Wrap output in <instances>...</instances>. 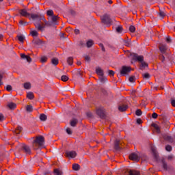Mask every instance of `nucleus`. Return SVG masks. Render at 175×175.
I'll use <instances>...</instances> for the list:
<instances>
[{
    "label": "nucleus",
    "instance_id": "nucleus-1",
    "mask_svg": "<svg viewBox=\"0 0 175 175\" xmlns=\"http://www.w3.org/2000/svg\"><path fill=\"white\" fill-rule=\"evenodd\" d=\"M31 18L33 19V20H38L39 21L38 22H35L34 23V25L36 26V28L38 30V31H44V26H42L41 24H40V18H41V15H39V14H31Z\"/></svg>",
    "mask_w": 175,
    "mask_h": 175
},
{
    "label": "nucleus",
    "instance_id": "nucleus-2",
    "mask_svg": "<svg viewBox=\"0 0 175 175\" xmlns=\"http://www.w3.org/2000/svg\"><path fill=\"white\" fill-rule=\"evenodd\" d=\"M44 144V137L43 136L37 137L33 142V148L34 150H38V147H42Z\"/></svg>",
    "mask_w": 175,
    "mask_h": 175
},
{
    "label": "nucleus",
    "instance_id": "nucleus-3",
    "mask_svg": "<svg viewBox=\"0 0 175 175\" xmlns=\"http://www.w3.org/2000/svg\"><path fill=\"white\" fill-rule=\"evenodd\" d=\"M101 20H102V22L104 24L107 25V26H110L112 23V19L111 18L110 15L108 14L103 15L101 17Z\"/></svg>",
    "mask_w": 175,
    "mask_h": 175
},
{
    "label": "nucleus",
    "instance_id": "nucleus-4",
    "mask_svg": "<svg viewBox=\"0 0 175 175\" xmlns=\"http://www.w3.org/2000/svg\"><path fill=\"white\" fill-rule=\"evenodd\" d=\"M130 56H131V59L133 61H135L141 63L144 61V58L143 55H138L137 53H133L130 54Z\"/></svg>",
    "mask_w": 175,
    "mask_h": 175
},
{
    "label": "nucleus",
    "instance_id": "nucleus-5",
    "mask_svg": "<svg viewBox=\"0 0 175 175\" xmlns=\"http://www.w3.org/2000/svg\"><path fill=\"white\" fill-rule=\"evenodd\" d=\"M131 72V68L126 66H122V69H120V76H126L128 73Z\"/></svg>",
    "mask_w": 175,
    "mask_h": 175
},
{
    "label": "nucleus",
    "instance_id": "nucleus-6",
    "mask_svg": "<svg viewBox=\"0 0 175 175\" xmlns=\"http://www.w3.org/2000/svg\"><path fill=\"white\" fill-rule=\"evenodd\" d=\"M21 148L22 151L25 153L26 155H31L32 154L30 147L26 144H22L21 146Z\"/></svg>",
    "mask_w": 175,
    "mask_h": 175
},
{
    "label": "nucleus",
    "instance_id": "nucleus-7",
    "mask_svg": "<svg viewBox=\"0 0 175 175\" xmlns=\"http://www.w3.org/2000/svg\"><path fill=\"white\" fill-rule=\"evenodd\" d=\"M130 160L138 162L140 160V154L139 152H133L130 154Z\"/></svg>",
    "mask_w": 175,
    "mask_h": 175
},
{
    "label": "nucleus",
    "instance_id": "nucleus-8",
    "mask_svg": "<svg viewBox=\"0 0 175 175\" xmlns=\"http://www.w3.org/2000/svg\"><path fill=\"white\" fill-rule=\"evenodd\" d=\"M96 113L98 116H100V118H105L106 113H105V110L104 108H103V107L98 108L96 110Z\"/></svg>",
    "mask_w": 175,
    "mask_h": 175
},
{
    "label": "nucleus",
    "instance_id": "nucleus-9",
    "mask_svg": "<svg viewBox=\"0 0 175 175\" xmlns=\"http://www.w3.org/2000/svg\"><path fill=\"white\" fill-rule=\"evenodd\" d=\"M150 150H152V154H153V157H154V161L158 162L159 157L156 148L154 146H152V148H150Z\"/></svg>",
    "mask_w": 175,
    "mask_h": 175
},
{
    "label": "nucleus",
    "instance_id": "nucleus-10",
    "mask_svg": "<svg viewBox=\"0 0 175 175\" xmlns=\"http://www.w3.org/2000/svg\"><path fill=\"white\" fill-rule=\"evenodd\" d=\"M66 154L67 157L71 158V159L75 158L77 157V152L75 151H74V150H72V151H67L66 152Z\"/></svg>",
    "mask_w": 175,
    "mask_h": 175
},
{
    "label": "nucleus",
    "instance_id": "nucleus-11",
    "mask_svg": "<svg viewBox=\"0 0 175 175\" xmlns=\"http://www.w3.org/2000/svg\"><path fill=\"white\" fill-rule=\"evenodd\" d=\"M58 18L57 16H51V18H50V22L52 23V26H55L57 25H58V23L57 22V20Z\"/></svg>",
    "mask_w": 175,
    "mask_h": 175
},
{
    "label": "nucleus",
    "instance_id": "nucleus-12",
    "mask_svg": "<svg viewBox=\"0 0 175 175\" xmlns=\"http://www.w3.org/2000/svg\"><path fill=\"white\" fill-rule=\"evenodd\" d=\"M161 167H163V170H164V171H167L168 170V165L167 162L165 161L164 159H161Z\"/></svg>",
    "mask_w": 175,
    "mask_h": 175
},
{
    "label": "nucleus",
    "instance_id": "nucleus-13",
    "mask_svg": "<svg viewBox=\"0 0 175 175\" xmlns=\"http://www.w3.org/2000/svg\"><path fill=\"white\" fill-rule=\"evenodd\" d=\"M20 14L23 16H29L31 14L27 12V11L25 9H23L20 10Z\"/></svg>",
    "mask_w": 175,
    "mask_h": 175
},
{
    "label": "nucleus",
    "instance_id": "nucleus-14",
    "mask_svg": "<svg viewBox=\"0 0 175 175\" xmlns=\"http://www.w3.org/2000/svg\"><path fill=\"white\" fill-rule=\"evenodd\" d=\"M21 58L23 59H26L27 62H31V58L29 55H26L23 53L21 54Z\"/></svg>",
    "mask_w": 175,
    "mask_h": 175
},
{
    "label": "nucleus",
    "instance_id": "nucleus-15",
    "mask_svg": "<svg viewBox=\"0 0 175 175\" xmlns=\"http://www.w3.org/2000/svg\"><path fill=\"white\" fill-rule=\"evenodd\" d=\"M152 126L153 128H154V130H156V132H157V133H159V134L161 133V129H160L159 126L157 124L152 123Z\"/></svg>",
    "mask_w": 175,
    "mask_h": 175
},
{
    "label": "nucleus",
    "instance_id": "nucleus-16",
    "mask_svg": "<svg viewBox=\"0 0 175 175\" xmlns=\"http://www.w3.org/2000/svg\"><path fill=\"white\" fill-rule=\"evenodd\" d=\"M40 21H41V20H43L44 22L45 23V25H46V26H52V23H51V21H47L45 19V18H44V16L43 15H41V18H40Z\"/></svg>",
    "mask_w": 175,
    "mask_h": 175
},
{
    "label": "nucleus",
    "instance_id": "nucleus-17",
    "mask_svg": "<svg viewBox=\"0 0 175 175\" xmlns=\"http://www.w3.org/2000/svg\"><path fill=\"white\" fill-rule=\"evenodd\" d=\"M96 73H97L98 76H104V72L100 67L96 68Z\"/></svg>",
    "mask_w": 175,
    "mask_h": 175
},
{
    "label": "nucleus",
    "instance_id": "nucleus-18",
    "mask_svg": "<svg viewBox=\"0 0 175 175\" xmlns=\"http://www.w3.org/2000/svg\"><path fill=\"white\" fill-rule=\"evenodd\" d=\"M116 151H120L121 148L120 147V142L118 140L115 141V146H114Z\"/></svg>",
    "mask_w": 175,
    "mask_h": 175
},
{
    "label": "nucleus",
    "instance_id": "nucleus-19",
    "mask_svg": "<svg viewBox=\"0 0 175 175\" xmlns=\"http://www.w3.org/2000/svg\"><path fill=\"white\" fill-rule=\"evenodd\" d=\"M70 124L71 126H76L77 124H78V120L77 118H73L70 120Z\"/></svg>",
    "mask_w": 175,
    "mask_h": 175
},
{
    "label": "nucleus",
    "instance_id": "nucleus-20",
    "mask_svg": "<svg viewBox=\"0 0 175 175\" xmlns=\"http://www.w3.org/2000/svg\"><path fill=\"white\" fill-rule=\"evenodd\" d=\"M164 139L168 141V142H170V143L174 142L173 138L171 136L167 135H164Z\"/></svg>",
    "mask_w": 175,
    "mask_h": 175
},
{
    "label": "nucleus",
    "instance_id": "nucleus-21",
    "mask_svg": "<svg viewBox=\"0 0 175 175\" xmlns=\"http://www.w3.org/2000/svg\"><path fill=\"white\" fill-rule=\"evenodd\" d=\"M8 107H9V109H10L11 110H14V109H16V105L14 103H9L8 104Z\"/></svg>",
    "mask_w": 175,
    "mask_h": 175
},
{
    "label": "nucleus",
    "instance_id": "nucleus-22",
    "mask_svg": "<svg viewBox=\"0 0 175 175\" xmlns=\"http://www.w3.org/2000/svg\"><path fill=\"white\" fill-rule=\"evenodd\" d=\"M119 111H126V110L128 109L127 105H120L119 106Z\"/></svg>",
    "mask_w": 175,
    "mask_h": 175
},
{
    "label": "nucleus",
    "instance_id": "nucleus-23",
    "mask_svg": "<svg viewBox=\"0 0 175 175\" xmlns=\"http://www.w3.org/2000/svg\"><path fill=\"white\" fill-rule=\"evenodd\" d=\"M129 175H140V173L136 170H130L129 172Z\"/></svg>",
    "mask_w": 175,
    "mask_h": 175
},
{
    "label": "nucleus",
    "instance_id": "nucleus-24",
    "mask_svg": "<svg viewBox=\"0 0 175 175\" xmlns=\"http://www.w3.org/2000/svg\"><path fill=\"white\" fill-rule=\"evenodd\" d=\"M40 120L41 121H46V120H47V116H46V115H45L44 113L40 114Z\"/></svg>",
    "mask_w": 175,
    "mask_h": 175
},
{
    "label": "nucleus",
    "instance_id": "nucleus-25",
    "mask_svg": "<svg viewBox=\"0 0 175 175\" xmlns=\"http://www.w3.org/2000/svg\"><path fill=\"white\" fill-rule=\"evenodd\" d=\"M72 168L75 171H79L80 170V165L75 163L72 165Z\"/></svg>",
    "mask_w": 175,
    "mask_h": 175
},
{
    "label": "nucleus",
    "instance_id": "nucleus-26",
    "mask_svg": "<svg viewBox=\"0 0 175 175\" xmlns=\"http://www.w3.org/2000/svg\"><path fill=\"white\" fill-rule=\"evenodd\" d=\"M148 64L144 61L141 62V66L139 69H145V68H148Z\"/></svg>",
    "mask_w": 175,
    "mask_h": 175
},
{
    "label": "nucleus",
    "instance_id": "nucleus-27",
    "mask_svg": "<svg viewBox=\"0 0 175 175\" xmlns=\"http://www.w3.org/2000/svg\"><path fill=\"white\" fill-rule=\"evenodd\" d=\"M94 44V42L92 40H90L87 42V43L85 44V45L87 46L88 48H90L93 46Z\"/></svg>",
    "mask_w": 175,
    "mask_h": 175
},
{
    "label": "nucleus",
    "instance_id": "nucleus-28",
    "mask_svg": "<svg viewBox=\"0 0 175 175\" xmlns=\"http://www.w3.org/2000/svg\"><path fill=\"white\" fill-rule=\"evenodd\" d=\"M160 52H161L162 54H165L166 46L163 45V46H160Z\"/></svg>",
    "mask_w": 175,
    "mask_h": 175
},
{
    "label": "nucleus",
    "instance_id": "nucleus-29",
    "mask_svg": "<svg viewBox=\"0 0 175 175\" xmlns=\"http://www.w3.org/2000/svg\"><path fill=\"white\" fill-rule=\"evenodd\" d=\"M59 63V60L57 58H53L51 60V64H53V65H54L55 66H56V65H57Z\"/></svg>",
    "mask_w": 175,
    "mask_h": 175
},
{
    "label": "nucleus",
    "instance_id": "nucleus-30",
    "mask_svg": "<svg viewBox=\"0 0 175 175\" xmlns=\"http://www.w3.org/2000/svg\"><path fill=\"white\" fill-rule=\"evenodd\" d=\"M99 80H100V83H106V81H107V79L105 77H104V75L100 76L99 77Z\"/></svg>",
    "mask_w": 175,
    "mask_h": 175
},
{
    "label": "nucleus",
    "instance_id": "nucleus-31",
    "mask_svg": "<svg viewBox=\"0 0 175 175\" xmlns=\"http://www.w3.org/2000/svg\"><path fill=\"white\" fill-rule=\"evenodd\" d=\"M17 37H18V40H19L22 44H23L24 40H25V36H23V35H18V36H17Z\"/></svg>",
    "mask_w": 175,
    "mask_h": 175
},
{
    "label": "nucleus",
    "instance_id": "nucleus-32",
    "mask_svg": "<svg viewBox=\"0 0 175 175\" xmlns=\"http://www.w3.org/2000/svg\"><path fill=\"white\" fill-rule=\"evenodd\" d=\"M33 43L36 45H40L42 44V41L40 39H36L33 40Z\"/></svg>",
    "mask_w": 175,
    "mask_h": 175
},
{
    "label": "nucleus",
    "instance_id": "nucleus-33",
    "mask_svg": "<svg viewBox=\"0 0 175 175\" xmlns=\"http://www.w3.org/2000/svg\"><path fill=\"white\" fill-rule=\"evenodd\" d=\"M158 15H159V17H160L161 18H163L166 15V14L163 11L160 10V12L158 14Z\"/></svg>",
    "mask_w": 175,
    "mask_h": 175
},
{
    "label": "nucleus",
    "instance_id": "nucleus-34",
    "mask_svg": "<svg viewBox=\"0 0 175 175\" xmlns=\"http://www.w3.org/2000/svg\"><path fill=\"white\" fill-rule=\"evenodd\" d=\"M27 96L28 99H30L31 100L32 99H33V98H34L33 94L32 92H31L27 93Z\"/></svg>",
    "mask_w": 175,
    "mask_h": 175
},
{
    "label": "nucleus",
    "instance_id": "nucleus-35",
    "mask_svg": "<svg viewBox=\"0 0 175 175\" xmlns=\"http://www.w3.org/2000/svg\"><path fill=\"white\" fill-rule=\"evenodd\" d=\"M54 175H62V172L58 169L54 170Z\"/></svg>",
    "mask_w": 175,
    "mask_h": 175
},
{
    "label": "nucleus",
    "instance_id": "nucleus-36",
    "mask_svg": "<svg viewBox=\"0 0 175 175\" xmlns=\"http://www.w3.org/2000/svg\"><path fill=\"white\" fill-rule=\"evenodd\" d=\"M24 88H25V90H30V88H31V83H25L24 84Z\"/></svg>",
    "mask_w": 175,
    "mask_h": 175
},
{
    "label": "nucleus",
    "instance_id": "nucleus-37",
    "mask_svg": "<svg viewBox=\"0 0 175 175\" xmlns=\"http://www.w3.org/2000/svg\"><path fill=\"white\" fill-rule=\"evenodd\" d=\"M67 62L69 65H72L73 64V58L72 57H69L67 59Z\"/></svg>",
    "mask_w": 175,
    "mask_h": 175
},
{
    "label": "nucleus",
    "instance_id": "nucleus-38",
    "mask_svg": "<svg viewBox=\"0 0 175 175\" xmlns=\"http://www.w3.org/2000/svg\"><path fill=\"white\" fill-rule=\"evenodd\" d=\"M46 14H47V15L49 16H54V12H53V11L52 10H48L47 12H46Z\"/></svg>",
    "mask_w": 175,
    "mask_h": 175
},
{
    "label": "nucleus",
    "instance_id": "nucleus-39",
    "mask_svg": "<svg viewBox=\"0 0 175 175\" xmlns=\"http://www.w3.org/2000/svg\"><path fill=\"white\" fill-rule=\"evenodd\" d=\"M142 114V111L141 109H137V111H135V116H138V117H139Z\"/></svg>",
    "mask_w": 175,
    "mask_h": 175
},
{
    "label": "nucleus",
    "instance_id": "nucleus-40",
    "mask_svg": "<svg viewBox=\"0 0 175 175\" xmlns=\"http://www.w3.org/2000/svg\"><path fill=\"white\" fill-rule=\"evenodd\" d=\"M31 36H32L33 37H34V36H38V31H36V30L31 31Z\"/></svg>",
    "mask_w": 175,
    "mask_h": 175
},
{
    "label": "nucleus",
    "instance_id": "nucleus-41",
    "mask_svg": "<svg viewBox=\"0 0 175 175\" xmlns=\"http://www.w3.org/2000/svg\"><path fill=\"white\" fill-rule=\"evenodd\" d=\"M27 111L31 113V111H33V107L31 105H27L26 107Z\"/></svg>",
    "mask_w": 175,
    "mask_h": 175
},
{
    "label": "nucleus",
    "instance_id": "nucleus-42",
    "mask_svg": "<svg viewBox=\"0 0 175 175\" xmlns=\"http://www.w3.org/2000/svg\"><path fill=\"white\" fill-rule=\"evenodd\" d=\"M122 31V27L121 25L118 26L116 28V32L121 33Z\"/></svg>",
    "mask_w": 175,
    "mask_h": 175
},
{
    "label": "nucleus",
    "instance_id": "nucleus-43",
    "mask_svg": "<svg viewBox=\"0 0 175 175\" xmlns=\"http://www.w3.org/2000/svg\"><path fill=\"white\" fill-rule=\"evenodd\" d=\"M172 150V147L170 145H167V146H165V150H167V152H171Z\"/></svg>",
    "mask_w": 175,
    "mask_h": 175
},
{
    "label": "nucleus",
    "instance_id": "nucleus-44",
    "mask_svg": "<svg viewBox=\"0 0 175 175\" xmlns=\"http://www.w3.org/2000/svg\"><path fill=\"white\" fill-rule=\"evenodd\" d=\"M123 40V44H124L126 46H129L131 45V42L125 40Z\"/></svg>",
    "mask_w": 175,
    "mask_h": 175
},
{
    "label": "nucleus",
    "instance_id": "nucleus-45",
    "mask_svg": "<svg viewBox=\"0 0 175 175\" xmlns=\"http://www.w3.org/2000/svg\"><path fill=\"white\" fill-rule=\"evenodd\" d=\"M62 81H68V77L66 75H63L62 77Z\"/></svg>",
    "mask_w": 175,
    "mask_h": 175
},
{
    "label": "nucleus",
    "instance_id": "nucleus-46",
    "mask_svg": "<svg viewBox=\"0 0 175 175\" xmlns=\"http://www.w3.org/2000/svg\"><path fill=\"white\" fill-rule=\"evenodd\" d=\"M135 29H136V28L135 26H133V25L130 26V28H129L130 31L135 32Z\"/></svg>",
    "mask_w": 175,
    "mask_h": 175
},
{
    "label": "nucleus",
    "instance_id": "nucleus-47",
    "mask_svg": "<svg viewBox=\"0 0 175 175\" xmlns=\"http://www.w3.org/2000/svg\"><path fill=\"white\" fill-rule=\"evenodd\" d=\"M46 61H47V57H46L42 56L41 57V62L44 63V62H46Z\"/></svg>",
    "mask_w": 175,
    "mask_h": 175
},
{
    "label": "nucleus",
    "instance_id": "nucleus-48",
    "mask_svg": "<svg viewBox=\"0 0 175 175\" xmlns=\"http://www.w3.org/2000/svg\"><path fill=\"white\" fill-rule=\"evenodd\" d=\"M135 77H130V78H129V81H130V83H135Z\"/></svg>",
    "mask_w": 175,
    "mask_h": 175
},
{
    "label": "nucleus",
    "instance_id": "nucleus-49",
    "mask_svg": "<svg viewBox=\"0 0 175 175\" xmlns=\"http://www.w3.org/2000/svg\"><path fill=\"white\" fill-rule=\"evenodd\" d=\"M144 79H150V75L148 73H145L142 75Z\"/></svg>",
    "mask_w": 175,
    "mask_h": 175
},
{
    "label": "nucleus",
    "instance_id": "nucleus-50",
    "mask_svg": "<svg viewBox=\"0 0 175 175\" xmlns=\"http://www.w3.org/2000/svg\"><path fill=\"white\" fill-rule=\"evenodd\" d=\"M157 117H158V114L155 112H153V114H152V118H154V120H156Z\"/></svg>",
    "mask_w": 175,
    "mask_h": 175
},
{
    "label": "nucleus",
    "instance_id": "nucleus-51",
    "mask_svg": "<svg viewBox=\"0 0 175 175\" xmlns=\"http://www.w3.org/2000/svg\"><path fill=\"white\" fill-rule=\"evenodd\" d=\"M6 90H7V91H12V86L10 85H8L7 86H6Z\"/></svg>",
    "mask_w": 175,
    "mask_h": 175
},
{
    "label": "nucleus",
    "instance_id": "nucleus-52",
    "mask_svg": "<svg viewBox=\"0 0 175 175\" xmlns=\"http://www.w3.org/2000/svg\"><path fill=\"white\" fill-rule=\"evenodd\" d=\"M66 133H67L68 135H70L72 134V132L71 131L70 128H68L66 129Z\"/></svg>",
    "mask_w": 175,
    "mask_h": 175
},
{
    "label": "nucleus",
    "instance_id": "nucleus-53",
    "mask_svg": "<svg viewBox=\"0 0 175 175\" xmlns=\"http://www.w3.org/2000/svg\"><path fill=\"white\" fill-rule=\"evenodd\" d=\"M108 73H109V76H114V72L111 70H109Z\"/></svg>",
    "mask_w": 175,
    "mask_h": 175
},
{
    "label": "nucleus",
    "instance_id": "nucleus-54",
    "mask_svg": "<svg viewBox=\"0 0 175 175\" xmlns=\"http://www.w3.org/2000/svg\"><path fill=\"white\" fill-rule=\"evenodd\" d=\"M85 58L87 62H90V57L89 55H85Z\"/></svg>",
    "mask_w": 175,
    "mask_h": 175
},
{
    "label": "nucleus",
    "instance_id": "nucleus-55",
    "mask_svg": "<svg viewBox=\"0 0 175 175\" xmlns=\"http://www.w3.org/2000/svg\"><path fill=\"white\" fill-rule=\"evenodd\" d=\"M160 59L161 60V62H164L165 56L163 55H160Z\"/></svg>",
    "mask_w": 175,
    "mask_h": 175
},
{
    "label": "nucleus",
    "instance_id": "nucleus-56",
    "mask_svg": "<svg viewBox=\"0 0 175 175\" xmlns=\"http://www.w3.org/2000/svg\"><path fill=\"white\" fill-rule=\"evenodd\" d=\"M171 105H172V106H174V107H175V99L171 100Z\"/></svg>",
    "mask_w": 175,
    "mask_h": 175
},
{
    "label": "nucleus",
    "instance_id": "nucleus-57",
    "mask_svg": "<svg viewBox=\"0 0 175 175\" xmlns=\"http://www.w3.org/2000/svg\"><path fill=\"white\" fill-rule=\"evenodd\" d=\"M79 45L81 46L82 47H83L86 45V44H85L83 41H81L79 42Z\"/></svg>",
    "mask_w": 175,
    "mask_h": 175
},
{
    "label": "nucleus",
    "instance_id": "nucleus-58",
    "mask_svg": "<svg viewBox=\"0 0 175 175\" xmlns=\"http://www.w3.org/2000/svg\"><path fill=\"white\" fill-rule=\"evenodd\" d=\"M2 79H3V75L0 74V87L3 84V82L1 81Z\"/></svg>",
    "mask_w": 175,
    "mask_h": 175
},
{
    "label": "nucleus",
    "instance_id": "nucleus-59",
    "mask_svg": "<svg viewBox=\"0 0 175 175\" xmlns=\"http://www.w3.org/2000/svg\"><path fill=\"white\" fill-rule=\"evenodd\" d=\"M4 120V116L3 114L0 113V121H3Z\"/></svg>",
    "mask_w": 175,
    "mask_h": 175
},
{
    "label": "nucleus",
    "instance_id": "nucleus-60",
    "mask_svg": "<svg viewBox=\"0 0 175 175\" xmlns=\"http://www.w3.org/2000/svg\"><path fill=\"white\" fill-rule=\"evenodd\" d=\"M137 124H138V125H140V124H142V120L139 118L137 119Z\"/></svg>",
    "mask_w": 175,
    "mask_h": 175
},
{
    "label": "nucleus",
    "instance_id": "nucleus-61",
    "mask_svg": "<svg viewBox=\"0 0 175 175\" xmlns=\"http://www.w3.org/2000/svg\"><path fill=\"white\" fill-rule=\"evenodd\" d=\"M75 33L77 35L79 34V33H80L79 29H76L75 30Z\"/></svg>",
    "mask_w": 175,
    "mask_h": 175
},
{
    "label": "nucleus",
    "instance_id": "nucleus-62",
    "mask_svg": "<svg viewBox=\"0 0 175 175\" xmlns=\"http://www.w3.org/2000/svg\"><path fill=\"white\" fill-rule=\"evenodd\" d=\"M166 40L167 42H171V37H167Z\"/></svg>",
    "mask_w": 175,
    "mask_h": 175
},
{
    "label": "nucleus",
    "instance_id": "nucleus-63",
    "mask_svg": "<svg viewBox=\"0 0 175 175\" xmlns=\"http://www.w3.org/2000/svg\"><path fill=\"white\" fill-rule=\"evenodd\" d=\"M100 47L102 48V50H103V51H105V49L103 44H100Z\"/></svg>",
    "mask_w": 175,
    "mask_h": 175
},
{
    "label": "nucleus",
    "instance_id": "nucleus-64",
    "mask_svg": "<svg viewBox=\"0 0 175 175\" xmlns=\"http://www.w3.org/2000/svg\"><path fill=\"white\" fill-rule=\"evenodd\" d=\"M60 37H61L62 38H65L64 34L63 33H60Z\"/></svg>",
    "mask_w": 175,
    "mask_h": 175
}]
</instances>
